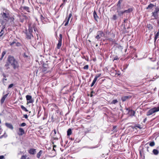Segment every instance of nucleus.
<instances>
[{
	"label": "nucleus",
	"instance_id": "obj_57",
	"mask_svg": "<svg viewBox=\"0 0 159 159\" xmlns=\"http://www.w3.org/2000/svg\"><path fill=\"white\" fill-rule=\"evenodd\" d=\"M64 3H62V4H61V5L60 6V7H61L63 5H64Z\"/></svg>",
	"mask_w": 159,
	"mask_h": 159
},
{
	"label": "nucleus",
	"instance_id": "obj_6",
	"mask_svg": "<svg viewBox=\"0 0 159 159\" xmlns=\"http://www.w3.org/2000/svg\"><path fill=\"white\" fill-rule=\"evenodd\" d=\"M159 111V106L157 107H155L149 110L147 113V116H149L154 113Z\"/></svg>",
	"mask_w": 159,
	"mask_h": 159
},
{
	"label": "nucleus",
	"instance_id": "obj_29",
	"mask_svg": "<svg viewBox=\"0 0 159 159\" xmlns=\"http://www.w3.org/2000/svg\"><path fill=\"white\" fill-rule=\"evenodd\" d=\"M21 108L23 111L26 112H27L28 111V110H27V109L23 105H21Z\"/></svg>",
	"mask_w": 159,
	"mask_h": 159
},
{
	"label": "nucleus",
	"instance_id": "obj_35",
	"mask_svg": "<svg viewBox=\"0 0 159 159\" xmlns=\"http://www.w3.org/2000/svg\"><path fill=\"white\" fill-rule=\"evenodd\" d=\"M6 53V52L5 51H3L2 53V57H1L0 58V60H2V58H3V57L5 55V54Z\"/></svg>",
	"mask_w": 159,
	"mask_h": 159
},
{
	"label": "nucleus",
	"instance_id": "obj_2",
	"mask_svg": "<svg viewBox=\"0 0 159 159\" xmlns=\"http://www.w3.org/2000/svg\"><path fill=\"white\" fill-rule=\"evenodd\" d=\"M10 11L7 9H3L2 13H1L2 17L5 21H8L10 18Z\"/></svg>",
	"mask_w": 159,
	"mask_h": 159
},
{
	"label": "nucleus",
	"instance_id": "obj_37",
	"mask_svg": "<svg viewBox=\"0 0 159 159\" xmlns=\"http://www.w3.org/2000/svg\"><path fill=\"white\" fill-rule=\"evenodd\" d=\"M149 145L150 146L153 147L155 145V143L154 141H152L149 143Z\"/></svg>",
	"mask_w": 159,
	"mask_h": 159
},
{
	"label": "nucleus",
	"instance_id": "obj_22",
	"mask_svg": "<svg viewBox=\"0 0 159 159\" xmlns=\"http://www.w3.org/2000/svg\"><path fill=\"white\" fill-rule=\"evenodd\" d=\"M93 15L94 19L95 20H97V19L98 18V17L97 15V13L95 11H94V12L93 13Z\"/></svg>",
	"mask_w": 159,
	"mask_h": 159
},
{
	"label": "nucleus",
	"instance_id": "obj_40",
	"mask_svg": "<svg viewBox=\"0 0 159 159\" xmlns=\"http://www.w3.org/2000/svg\"><path fill=\"white\" fill-rule=\"evenodd\" d=\"M27 157V156L26 155H25L22 156L20 159H29V158H28L27 159L26 158V157Z\"/></svg>",
	"mask_w": 159,
	"mask_h": 159
},
{
	"label": "nucleus",
	"instance_id": "obj_33",
	"mask_svg": "<svg viewBox=\"0 0 159 159\" xmlns=\"http://www.w3.org/2000/svg\"><path fill=\"white\" fill-rule=\"evenodd\" d=\"M117 16L116 15H114L111 19L113 20H116L117 19Z\"/></svg>",
	"mask_w": 159,
	"mask_h": 159
},
{
	"label": "nucleus",
	"instance_id": "obj_56",
	"mask_svg": "<svg viewBox=\"0 0 159 159\" xmlns=\"http://www.w3.org/2000/svg\"><path fill=\"white\" fill-rule=\"evenodd\" d=\"M116 126H113V129H115L116 128Z\"/></svg>",
	"mask_w": 159,
	"mask_h": 159
},
{
	"label": "nucleus",
	"instance_id": "obj_48",
	"mask_svg": "<svg viewBox=\"0 0 159 159\" xmlns=\"http://www.w3.org/2000/svg\"><path fill=\"white\" fill-rule=\"evenodd\" d=\"M24 116L25 119H27L28 118V116L27 114L24 115Z\"/></svg>",
	"mask_w": 159,
	"mask_h": 159
},
{
	"label": "nucleus",
	"instance_id": "obj_11",
	"mask_svg": "<svg viewBox=\"0 0 159 159\" xmlns=\"http://www.w3.org/2000/svg\"><path fill=\"white\" fill-rule=\"evenodd\" d=\"M26 100L27 101V104L32 103L34 102L33 100L32 99V96L30 95H27L26 96Z\"/></svg>",
	"mask_w": 159,
	"mask_h": 159
},
{
	"label": "nucleus",
	"instance_id": "obj_43",
	"mask_svg": "<svg viewBox=\"0 0 159 159\" xmlns=\"http://www.w3.org/2000/svg\"><path fill=\"white\" fill-rule=\"evenodd\" d=\"M26 125V124L25 123H23L21 124L20 125V126L23 127L25 126Z\"/></svg>",
	"mask_w": 159,
	"mask_h": 159
},
{
	"label": "nucleus",
	"instance_id": "obj_64",
	"mask_svg": "<svg viewBox=\"0 0 159 159\" xmlns=\"http://www.w3.org/2000/svg\"><path fill=\"white\" fill-rule=\"evenodd\" d=\"M37 36L38 37V36L39 35V34H37Z\"/></svg>",
	"mask_w": 159,
	"mask_h": 159
},
{
	"label": "nucleus",
	"instance_id": "obj_62",
	"mask_svg": "<svg viewBox=\"0 0 159 159\" xmlns=\"http://www.w3.org/2000/svg\"><path fill=\"white\" fill-rule=\"evenodd\" d=\"M96 47H97L98 46V44H97L96 45Z\"/></svg>",
	"mask_w": 159,
	"mask_h": 159
},
{
	"label": "nucleus",
	"instance_id": "obj_58",
	"mask_svg": "<svg viewBox=\"0 0 159 159\" xmlns=\"http://www.w3.org/2000/svg\"><path fill=\"white\" fill-rule=\"evenodd\" d=\"M13 86V84H11V88Z\"/></svg>",
	"mask_w": 159,
	"mask_h": 159
},
{
	"label": "nucleus",
	"instance_id": "obj_19",
	"mask_svg": "<svg viewBox=\"0 0 159 159\" xmlns=\"http://www.w3.org/2000/svg\"><path fill=\"white\" fill-rule=\"evenodd\" d=\"M29 7L26 6L22 7L20 8V9L21 10H25L28 12H30V11L29 10Z\"/></svg>",
	"mask_w": 159,
	"mask_h": 159
},
{
	"label": "nucleus",
	"instance_id": "obj_17",
	"mask_svg": "<svg viewBox=\"0 0 159 159\" xmlns=\"http://www.w3.org/2000/svg\"><path fill=\"white\" fill-rule=\"evenodd\" d=\"M29 154L31 155H34L36 152V149L34 148H30L28 151Z\"/></svg>",
	"mask_w": 159,
	"mask_h": 159
},
{
	"label": "nucleus",
	"instance_id": "obj_27",
	"mask_svg": "<svg viewBox=\"0 0 159 159\" xmlns=\"http://www.w3.org/2000/svg\"><path fill=\"white\" fill-rule=\"evenodd\" d=\"M133 9L132 8H129L127 10H124V12L126 13H130L133 11Z\"/></svg>",
	"mask_w": 159,
	"mask_h": 159
},
{
	"label": "nucleus",
	"instance_id": "obj_39",
	"mask_svg": "<svg viewBox=\"0 0 159 159\" xmlns=\"http://www.w3.org/2000/svg\"><path fill=\"white\" fill-rule=\"evenodd\" d=\"M5 99H6L5 98H4V97H2V99H1V102L2 104L3 103Z\"/></svg>",
	"mask_w": 159,
	"mask_h": 159
},
{
	"label": "nucleus",
	"instance_id": "obj_46",
	"mask_svg": "<svg viewBox=\"0 0 159 159\" xmlns=\"http://www.w3.org/2000/svg\"><path fill=\"white\" fill-rule=\"evenodd\" d=\"M53 131H54V136H56V134H57V131H56V129H54V130H53Z\"/></svg>",
	"mask_w": 159,
	"mask_h": 159
},
{
	"label": "nucleus",
	"instance_id": "obj_16",
	"mask_svg": "<svg viewBox=\"0 0 159 159\" xmlns=\"http://www.w3.org/2000/svg\"><path fill=\"white\" fill-rule=\"evenodd\" d=\"M132 127L133 129H137L138 128L140 129L142 128V127H141V125L139 124H135L134 125L132 126Z\"/></svg>",
	"mask_w": 159,
	"mask_h": 159
},
{
	"label": "nucleus",
	"instance_id": "obj_25",
	"mask_svg": "<svg viewBox=\"0 0 159 159\" xmlns=\"http://www.w3.org/2000/svg\"><path fill=\"white\" fill-rule=\"evenodd\" d=\"M154 5L152 3L150 4L146 8L147 9H152L154 7Z\"/></svg>",
	"mask_w": 159,
	"mask_h": 159
},
{
	"label": "nucleus",
	"instance_id": "obj_15",
	"mask_svg": "<svg viewBox=\"0 0 159 159\" xmlns=\"http://www.w3.org/2000/svg\"><path fill=\"white\" fill-rule=\"evenodd\" d=\"M25 133V131L23 128H19L18 134L19 135L22 136Z\"/></svg>",
	"mask_w": 159,
	"mask_h": 159
},
{
	"label": "nucleus",
	"instance_id": "obj_30",
	"mask_svg": "<svg viewBox=\"0 0 159 159\" xmlns=\"http://www.w3.org/2000/svg\"><path fill=\"white\" fill-rule=\"evenodd\" d=\"M123 1V0H119L118 1L117 6L119 7H120V5H121V2H122Z\"/></svg>",
	"mask_w": 159,
	"mask_h": 159
},
{
	"label": "nucleus",
	"instance_id": "obj_41",
	"mask_svg": "<svg viewBox=\"0 0 159 159\" xmlns=\"http://www.w3.org/2000/svg\"><path fill=\"white\" fill-rule=\"evenodd\" d=\"M89 66L88 65H86L83 67V69L84 70H88L89 69Z\"/></svg>",
	"mask_w": 159,
	"mask_h": 159
},
{
	"label": "nucleus",
	"instance_id": "obj_36",
	"mask_svg": "<svg viewBox=\"0 0 159 159\" xmlns=\"http://www.w3.org/2000/svg\"><path fill=\"white\" fill-rule=\"evenodd\" d=\"M101 75V73L98 74L95 76L94 78L96 79L97 80L98 78L100 77Z\"/></svg>",
	"mask_w": 159,
	"mask_h": 159
},
{
	"label": "nucleus",
	"instance_id": "obj_9",
	"mask_svg": "<svg viewBox=\"0 0 159 159\" xmlns=\"http://www.w3.org/2000/svg\"><path fill=\"white\" fill-rule=\"evenodd\" d=\"M10 67V55L8 56L7 60L5 65L4 67L6 69H8Z\"/></svg>",
	"mask_w": 159,
	"mask_h": 159
},
{
	"label": "nucleus",
	"instance_id": "obj_47",
	"mask_svg": "<svg viewBox=\"0 0 159 159\" xmlns=\"http://www.w3.org/2000/svg\"><path fill=\"white\" fill-rule=\"evenodd\" d=\"M119 59V58L117 56L115 57L113 61L114 60H117Z\"/></svg>",
	"mask_w": 159,
	"mask_h": 159
},
{
	"label": "nucleus",
	"instance_id": "obj_55",
	"mask_svg": "<svg viewBox=\"0 0 159 159\" xmlns=\"http://www.w3.org/2000/svg\"><path fill=\"white\" fill-rule=\"evenodd\" d=\"M157 23L158 25V26H159V19L157 20Z\"/></svg>",
	"mask_w": 159,
	"mask_h": 159
},
{
	"label": "nucleus",
	"instance_id": "obj_10",
	"mask_svg": "<svg viewBox=\"0 0 159 159\" xmlns=\"http://www.w3.org/2000/svg\"><path fill=\"white\" fill-rule=\"evenodd\" d=\"M21 45V43L17 41V40H15L13 42L11 43V47L17 46L19 47Z\"/></svg>",
	"mask_w": 159,
	"mask_h": 159
},
{
	"label": "nucleus",
	"instance_id": "obj_20",
	"mask_svg": "<svg viewBox=\"0 0 159 159\" xmlns=\"http://www.w3.org/2000/svg\"><path fill=\"white\" fill-rule=\"evenodd\" d=\"M152 16L154 17V19H157L158 18V15L157 13L153 12L152 13Z\"/></svg>",
	"mask_w": 159,
	"mask_h": 159
},
{
	"label": "nucleus",
	"instance_id": "obj_1",
	"mask_svg": "<svg viewBox=\"0 0 159 159\" xmlns=\"http://www.w3.org/2000/svg\"><path fill=\"white\" fill-rule=\"evenodd\" d=\"M115 37V34L113 33L108 32V34L105 36L106 40L111 42L112 44H114L115 45H117L118 44L116 42L115 39H114Z\"/></svg>",
	"mask_w": 159,
	"mask_h": 159
},
{
	"label": "nucleus",
	"instance_id": "obj_31",
	"mask_svg": "<svg viewBox=\"0 0 159 159\" xmlns=\"http://www.w3.org/2000/svg\"><path fill=\"white\" fill-rule=\"evenodd\" d=\"M4 33V31L3 29H2L0 32V37H1Z\"/></svg>",
	"mask_w": 159,
	"mask_h": 159
},
{
	"label": "nucleus",
	"instance_id": "obj_38",
	"mask_svg": "<svg viewBox=\"0 0 159 159\" xmlns=\"http://www.w3.org/2000/svg\"><path fill=\"white\" fill-rule=\"evenodd\" d=\"M117 102H118L117 100V99H115V100H113L112 101L111 103L113 104H115L117 103Z\"/></svg>",
	"mask_w": 159,
	"mask_h": 159
},
{
	"label": "nucleus",
	"instance_id": "obj_12",
	"mask_svg": "<svg viewBox=\"0 0 159 159\" xmlns=\"http://www.w3.org/2000/svg\"><path fill=\"white\" fill-rule=\"evenodd\" d=\"M72 16V13H70L69 14L68 17H66L65 18V20L64 21V22H63V23H64L65 22H66V23H65V26H66L68 25L70 19V18Z\"/></svg>",
	"mask_w": 159,
	"mask_h": 159
},
{
	"label": "nucleus",
	"instance_id": "obj_26",
	"mask_svg": "<svg viewBox=\"0 0 159 159\" xmlns=\"http://www.w3.org/2000/svg\"><path fill=\"white\" fill-rule=\"evenodd\" d=\"M152 152L155 155H157L159 153V151L156 149H154L152 151Z\"/></svg>",
	"mask_w": 159,
	"mask_h": 159
},
{
	"label": "nucleus",
	"instance_id": "obj_7",
	"mask_svg": "<svg viewBox=\"0 0 159 159\" xmlns=\"http://www.w3.org/2000/svg\"><path fill=\"white\" fill-rule=\"evenodd\" d=\"M19 18L20 21L22 23L25 21L26 22L27 20L28 19L27 16L24 15L23 14L19 16Z\"/></svg>",
	"mask_w": 159,
	"mask_h": 159
},
{
	"label": "nucleus",
	"instance_id": "obj_34",
	"mask_svg": "<svg viewBox=\"0 0 159 159\" xmlns=\"http://www.w3.org/2000/svg\"><path fill=\"white\" fill-rule=\"evenodd\" d=\"M97 80L96 79L94 78V79L93 80V82L91 85V87L93 86V85H94V84H95V82Z\"/></svg>",
	"mask_w": 159,
	"mask_h": 159
},
{
	"label": "nucleus",
	"instance_id": "obj_32",
	"mask_svg": "<svg viewBox=\"0 0 159 159\" xmlns=\"http://www.w3.org/2000/svg\"><path fill=\"white\" fill-rule=\"evenodd\" d=\"M159 11V7H157L155 8V10L154 12H156V13H157L158 14V13Z\"/></svg>",
	"mask_w": 159,
	"mask_h": 159
},
{
	"label": "nucleus",
	"instance_id": "obj_28",
	"mask_svg": "<svg viewBox=\"0 0 159 159\" xmlns=\"http://www.w3.org/2000/svg\"><path fill=\"white\" fill-rule=\"evenodd\" d=\"M117 12L118 13V15L119 16H120L121 15H123L124 13H125V12H124V11H117Z\"/></svg>",
	"mask_w": 159,
	"mask_h": 159
},
{
	"label": "nucleus",
	"instance_id": "obj_51",
	"mask_svg": "<svg viewBox=\"0 0 159 159\" xmlns=\"http://www.w3.org/2000/svg\"><path fill=\"white\" fill-rule=\"evenodd\" d=\"M147 120V118H145L144 119V120H143V122L144 123H145V122H146V121Z\"/></svg>",
	"mask_w": 159,
	"mask_h": 159
},
{
	"label": "nucleus",
	"instance_id": "obj_18",
	"mask_svg": "<svg viewBox=\"0 0 159 159\" xmlns=\"http://www.w3.org/2000/svg\"><path fill=\"white\" fill-rule=\"evenodd\" d=\"M43 153H45V152L44 151H43L42 150H40L39 152L37 153L36 155L37 157L39 159L40 158L41 156L42 155V154Z\"/></svg>",
	"mask_w": 159,
	"mask_h": 159
},
{
	"label": "nucleus",
	"instance_id": "obj_21",
	"mask_svg": "<svg viewBox=\"0 0 159 159\" xmlns=\"http://www.w3.org/2000/svg\"><path fill=\"white\" fill-rule=\"evenodd\" d=\"M159 30H158V32L155 34V37H154V42L156 41L157 39L159 38Z\"/></svg>",
	"mask_w": 159,
	"mask_h": 159
},
{
	"label": "nucleus",
	"instance_id": "obj_49",
	"mask_svg": "<svg viewBox=\"0 0 159 159\" xmlns=\"http://www.w3.org/2000/svg\"><path fill=\"white\" fill-rule=\"evenodd\" d=\"M8 94H6L4 96H3V97H4L5 99L7 97V96L8 95Z\"/></svg>",
	"mask_w": 159,
	"mask_h": 159
},
{
	"label": "nucleus",
	"instance_id": "obj_61",
	"mask_svg": "<svg viewBox=\"0 0 159 159\" xmlns=\"http://www.w3.org/2000/svg\"><path fill=\"white\" fill-rule=\"evenodd\" d=\"M53 150L54 151H55V150L54 149V148H53Z\"/></svg>",
	"mask_w": 159,
	"mask_h": 159
},
{
	"label": "nucleus",
	"instance_id": "obj_4",
	"mask_svg": "<svg viewBox=\"0 0 159 159\" xmlns=\"http://www.w3.org/2000/svg\"><path fill=\"white\" fill-rule=\"evenodd\" d=\"M33 29L32 28H29L28 31L26 30L25 34L26 35V38L28 40H31L34 38V36L32 34Z\"/></svg>",
	"mask_w": 159,
	"mask_h": 159
},
{
	"label": "nucleus",
	"instance_id": "obj_53",
	"mask_svg": "<svg viewBox=\"0 0 159 159\" xmlns=\"http://www.w3.org/2000/svg\"><path fill=\"white\" fill-rule=\"evenodd\" d=\"M55 107L56 108H57V109L58 108V107L56 105H55Z\"/></svg>",
	"mask_w": 159,
	"mask_h": 159
},
{
	"label": "nucleus",
	"instance_id": "obj_3",
	"mask_svg": "<svg viewBox=\"0 0 159 159\" xmlns=\"http://www.w3.org/2000/svg\"><path fill=\"white\" fill-rule=\"evenodd\" d=\"M11 66L14 69H18L19 67L18 61L13 57H11Z\"/></svg>",
	"mask_w": 159,
	"mask_h": 159
},
{
	"label": "nucleus",
	"instance_id": "obj_50",
	"mask_svg": "<svg viewBox=\"0 0 159 159\" xmlns=\"http://www.w3.org/2000/svg\"><path fill=\"white\" fill-rule=\"evenodd\" d=\"M4 158V157L3 156H0V159H3Z\"/></svg>",
	"mask_w": 159,
	"mask_h": 159
},
{
	"label": "nucleus",
	"instance_id": "obj_5",
	"mask_svg": "<svg viewBox=\"0 0 159 159\" xmlns=\"http://www.w3.org/2000/svg\"><path fill=\"white\" fill-rule=\"evenodd\" d=\"M104 36L105 34L102 31L99 30L97 32V35L95 36V38L98 40H102V39H100L101 37H104Z\"/></svg>",
	"mask_w": 159,
	"mask_h": 159
},
{
	"label": "nucleus",
	"instance_id": "obj_45",
	"mask_svg": "<svg viewBox=\"0 0 159 159\" xmlns=\"http://www.w3.org/2000/svg\"><path fill=\"white\" fill-rule=\"evenodd\" d=\"M53 139L55 140H58V138H57L56 137V136H53Z\"/></svg>",
	"mask_w": 159,
	"mask_h": 159
},
{
	"label": "nucleus",
	"instance_id": "obj_8",
	"mask_svg": "<svg viewBox=\"0 0 159 159\" xmlns=\"http://www.w3.org/2000/svg\"><path fill=\"white\" fill-rule=\"evenodd\" d=\"M62 35L61 34L59 35V38L58 39V42L57 44V48L58 49H59L61 46L62 45Z\"/></svg>",
	"mask_w": 159,
	"mask_h": 159
},
{
	"label": "nucleus",
	"instance_id": "obj_60",
	"mask_svg": "<svg viewBox=\"0 0 159 159\" xmlns=\"http://www.w3.org/2000/svg\"><path fill=\"white\" fill-rule=\"evenodd\" d=\"M127 20V19H125L124 20V22H125Z\"/></svg>",
	"mask_w": 159,
	"mask_h": 159
},
{
	"label": "nucleus",
	"instance_id": "obj_24",
	"mask_svg": "<svg viewBox=\"0 0 159 159\" xmlns=\"http://www.w3.org/2000/svg\"><path fill=\"white\" fill-rule=\"evenodd\" d=\"M72 134V131L71 129H68L67 131V135L70 136Z\"/></svg>",
	"mask_w": 159,
	"mask_h": 159
},
{
	"label": "nucleus",
	"instance_id": "obj_42",
	"mask_svg": "<svg viewBox=\"0 0 159 159\" xmlns=\"http://www.w3.org/2000/svg\"><path fill=\"white\" fill-rule=\"evenodd\" d=\"M2 75H3V77H4V78L3 79V82H4L5 80H7V79H6L7 76L4 74H3Z\"/></svg>",
	"mask_w": 159,
	"mask_h": 159
},
{
	"label": "nucleus",
	"instance_id": "obj_52",
	"mask_svg": "<svg viewBox=\"0 0 159 159\" xmlns=\"http://www.w3.org/2000/svg\"><path fill=\"white\" fill-rule=\"evenodd\" d=\"M52 144H54V142H52ZM56 147H57L56 145H53V148H56Z\"/></svg>",
	"mask_w": 159,
	"mask_h": 159
},
{
	"label": "nucleus",
	"instance_id": "obj_59",
	"mask_svg": "<svg viewBox=\"0 0 159 159\" xmlns=\"http://www.w3.org/2000/svg\"><path fill=\"white\" fill-rule=\"evenodd\" d=\"M34 31H35V32L37 30L36 28H34Z\"/></svg>",
	"mask_w": 159,
	"mask_h": 159
},
{
	"label": "nucleus",
	"instance_id": "obj_54",
	"mask_svg": "<svg viewBox=\"0 0 159 159\" xmlns=\"http://www.w3.org/2000/svg\"><path fill=\"white\" fill-rule=\"evenodd\" d=\"M11 129H13V127L11 125Z\"/></svg>",
	"mask_w": 159,
	"mask_h": 159
},
{
	"label": "nucleus",
	"instance_id": "obj_14",
	"mask_svg": "<svg viewBox=\"0 0 159 159\" xmlns=\"http://www.w3.org/2000/svg\"><path fill=\"white\" fill-rule=\"evenodd\" d=\"M125 109L126 110L128 111V113L130 116H134L135 114V112L134 111L132 110H130L129 108H126Z\"/></svg>",
	"mask_w": 159,
	"mask_h": 159
},
{
	"label": "nucleus",
	"instance_id": "obj_23",
	"mask_svg": "<svg viewBox=\"0 0 159 159\" xmlns=\"http://www.w3.org/2000/svg\"><path fill=\"white\" fill-rule=\"evenodd\" d=\"M147 27L149 30H151L153 29V26L150 24H148L147 25Z\"/></svg>",
	"mask_w": 159,
	"mask_h": 159
},
{
	"label": "nucleus",
	"instance_id": "obj_44",
	"mask_svg": "<svg viewBox=\"0 0 159 159\" xmlns=\"http://www.w3.org/2000/svg\"><path fill=\"white\" fill-rule=\"evenodd\" d=\"M6 125L8 128H10V124L8 123H5Z\"/></svg>",
	"mask_w": 159,
	"mask_h": 159
},
{
	"label": "nucleus",
	"instance_id": "obj_63",
	"mask_svg": "<svg viewBox=\"0 0 159 159\" xmlns=\"http://www.w3.org/2000/svg\"><path fill=\"white\" fill-rule=\"evenodd\" d=\"M8 88H10V84L8 85Z\"/></svg>",
	"mask_w": 159,
	"mask_h": 159
},
{
	"label": "nucleus",
	"instance_id": "obj_13",
	"mask_svg": "<svg viewBox=\"0 0 159 159\" xmlns=\"http://www.w3.org/2000/svg\"><path fill=\"white\" fill-rule=\"evenodd\" d=\"M131 96H124L122 97L121 98V101L122 102H125L128 99H130L131 98Z\"/></svg>",
	"mask_w": 159,
	"mask_h": 159
}]
</instances>
